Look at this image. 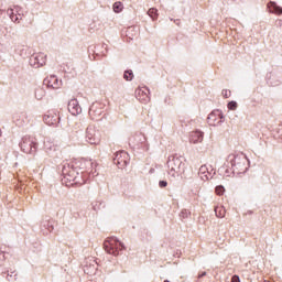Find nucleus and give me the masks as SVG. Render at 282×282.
<instances>
[{"label":"nucleus","instance_id":"14","mask_svg":"<svg viewBox=\"0 0 282 282\" xmlns=\"http://www.w3.org/2000/svg\"><path fill=\"white\" fill-rule=\"evenodd\" d=\"M198 175L203 182H208L210 180V172H208V166L202 165L199 167Z\"/></svg>","mask_w":282,"mask_h":282},{"label":"nucleus","instance_id":"31","mask_svg":"<svg viewBox=\"0 0 282 282\" xmlns=\"http://www.w3.org/2000/svg\"><path fill=\"white\" fill-rule=\"evenodd\" d=\"M94 113H96V105H93L89 109V115L94 116Z\"/></svg>","mask_w":282,"mask_h":282},{"label":"nucleus","instance_id":"5","mask_svg":"<svg viewBox=\"0 0 282 282\" xmlns=\"http://www.w3.org/2000/svg\"><path fill=\"white\" fill-rule=\"evenodd\" d=\"M78 170L74 167V163L64 165L62 173L64 175V180L68 182H76L78 180Z\"/></svg>","mask_w":282,"mask_h":282},{"label":"nucleus","instance_id":"1","mask_svg":"<svg viewBox=\"0 0 282 282\" xmlns=\"http://www.w3.org/2000/svg\"><path fill=\"white\" fill-rule=\"evenodd\" d=\"M169 175L175 177L180 173H184V161L180 156H170L167 160Z\"/></svg>","mask_w":282,"mask_h":282},{"label":"nucleus","instance_id":"30","mask_svg":"<svg viewBox=\"0 0 282 282\" xmlns=\"http://www.w3.org/2000/svg\"><path fill=\"white\" fill-rule=\"evenodd\" d=\"M167 185H169V183H166V181H160V182H159V186H160L161 188H166Z\"/></svg>","mask_w":282,"mask_h":282},{"label":"nucleus","instance_id":"6","mask_svg":"<svg viewBox=\"0 0 282 282\" xmlns=\"http://www.w3.org/2000/svg\"><path fill=\"white\" fill-rule=\"evenodd\" d=\"M47 63V56L44 53H37L30 57V65L31 67H43Z\"/></svg>","mask_w":282,"mask_h":282},{"label":"nucleus","instance_id":"22","mask_svg":"<svg viewBox=\"0 0 282 282\" xmlns=\"http://www.w3.org/2000/svg\"><path fill=\"white\" fill-rule=\"evenodd\" d=\"M218 171H219L220 175H224L225 177H230V174L232 173V172H230L229 169H226L224 166L220 167Z\"/></svg>","mask_w":282,"mask_h":282},{"label":"nucleus","instance_id":"3","mask_svg":"<svg viewBox=\"0 0 282 282\" xmlns=\"http://www.w3.org/2000/svg\"><path fill=\"white\" fill-rule=\"evenodd\" d=\"M102 140V134L100 130L96 128V126H88L86 129V142L88 144H100Z\"/></svg>","mask_w":282,"mask_h":282},{"label":"nucleus","instance_id":"15","mask_svg":"<svg viewBox=\"0 0 282 282\" xmlns=\"http://www.w3.org/2000/svg\"><path fill=\"white\" fill-rule=\"evenodd\" d=\"M57 149H58V147L56 144H54V142H52V141L44 142L45 153H54Z\"/></svg>","mask_w":282,"mask_h":282},{"label":"nucleus","instance_id":"26","mask_svg":"<svg viewBox=\"0 0 282 282\" xmlns=\"http://www.w3.org/2000/svg\"><path fill=\"white\" fill-rule=\"evenodd\" d=\"M228 109H230L231 111H235L237 109V102L236 101H230L228 104Z\"/></svg>","mask_w":282,"mask_h":282},{"label":"nucleus","instance_id":"20","mask_svg":"<svg viewBox=\"0 0 282 282\" xmlns=\"http://www.w3.org/2000/svg\"><path fill=\"white\" fill-rule=\"evenodd\" d=\"M84 272L86 274H94V272H96V264H90L89 267L85 265Z\"/></svg>","mask_w":282,"mask_h":282},{"label":"nucleus","instance_id":"11","mask_svg":"<svg viewBox=\"0 0 282 282\" xmlns=\"http://www.w3.org/2000/svg\"><path fill=\"white\" fill-rule=\"evenodd\" d=\"M189 142H192V144H199V142H204V132L199 130L191 132Z\"/></svg>","mask_w":282,"mask_h":282},{"label":"nucleus","instance_id":"24","mask_svg":"<svg viewBox=\"0 0 282 282\" xmlns=\"http://www.w3.org/2000/svg\"><path fill=\"white\" fill-rule=\"evenodd\" d=\"M123 78H124V80H133V72H131V70L124 72Z\"/></svg>","mask_w":282,"mask_h":282},{"label":"nucleus","instance_id":"33","mask_svg":"<svg viewBox=\"0 0 282 282\" xmlns=\"http://www.w3.org/2000/svg\"><path fill=\"white\" fill-rule=\"evenodd\" d=\"M202 276H206V272H203L198 275V279H202Z\"/></svg>","mask_w":282,"mask_h":282},{"label":"nucleus","instance_id":"16","mask_svg":"<svg viewBox=\"0 0 282 282\" xmlns=\"http://www.w3.org/2000/svg\"><path fill=\"white\" fill-rule=\"evenodd\" d=\"M270 12L273 14H282V8L276 4V2H270L268 6Z\"/></svg>","mask_w":282,"mask_h":282},{"label":"nucleus","instance_id":"7","mask_svg":"<svg viewBox=\"0 0 282 282\" xmlns=\"http://www.w3.org/2000/svg\"><path fill=\"white\" fill-rule=\"evenodd\" d=\"M73 166L74 169L82 171V173H85V171H89V169L94 166V162L87 159H79L73 163Z\"/></svg>","mask_w":282,"mask_h":282},{"label":"nucleus","instance_id":"4","mask_svg":"<svg viewBox=\"0 0 282 282\" xmlns=\"http://www.w3.org/2000/svg\"><path fill=\"white\" fill-rule=\"evenodd\" d=\"M20 147L23 153H26L29 155H34V153H36V143L34 142V139L30 137L23 138Z\"/></svg>","mask_w":282,"mask_h":282},{"label":"nucleus","instance_id":"17","mask_svg":"<svg viewBox=\"0 0 282 282\" xmlns=\"http://www.w3.org/2000/svg\"><path fill=\"white\" fill-rule=\"evenodd\" d=\"M120 158L127 159V158H129V153H127L126 151H121V152H118L116 155L117 164H122V162H123L122 166H126L127 160L120 161Z\"/></svg>","mask_w":282,"mask_h":282},{"label":"nucleus","instance_id":"21","mask_svg":"<svg viewBox=\"0 0 282 282\" xmlns=\"http://www.w3.org/2000/svg\"><path fill=\"white\" fill-rule=\"evenodd\" d=\"M149 17H151V19H153V21H155V19H158V9L155 8H151L148 11Z\"/></svg>","mask_w":282,"mask_h":282},{"label":"nucleus","instance_id":"2","mask_svg":"<svg viewBox=\"0 0 282 282\" xmlns=\"http://www.w3.org/2000/svg\"><path fill=\"white\" fill-rule=\"evenodd\" d=\"M104 248L108 254L118 257V254H120V250L124 249V245L120 242L118 238L110 237L104 242Z\"/></svg>","mask_w":282,"mask_h":282},{"label":"nucleus","instance_id":"12","mask_svg":"<svg viewBox=\"0 0 282 282\" xmlns=\"http://www.w3.org/2000/svg\"><path fill=\"white\" fill-rule=\"evenodd\" d=\"M45 83L47 87H51L52 89H59L61 85H63V82L58 80V77L54 75L45 79Z\"/></svg>","mask_w":282,"mask_h":282},{"label":"nucleus","instance_id":"25","mask_svg":"<svg viewBox=\"0 0 282 282\" xmlns=\"http://www.w3.org/2000/svg\"><path fill=\"white\" fill-rule=\"evenodd\" d=\"M113 10H115V12H122V3L116 2L113 4Z\"/></svg>","mask_w":282,"mask_h":282},{"label":"nucleus","instance_id":"34","mask_svg":"<svg viewBox=\"0 0 282 282\" xmlns=\"http://www.w3.org/2000/svg\"><path fill=\"white\" fill-rule=\"evenodd\" d=\"M220 122H221V120H218V121H217V124H219Z\"/></svg>","mask_w":282,"mask_h":282},{"label":"nucleus","instance_id":"18","mask_svg":"<svg viewBox=\"0 0 282 282\" xmlns=\"http://www.w3.org/2000/svg\"><path fill=\"white\" fill-rule=\"evenodd\" d=\"M215 214L219 219H224L226 217V208L224 206H217L215 207Z\"/></svg>","mask_w":282,"mask_h":282},{"label":"nucleus","instance_id":"32","mask_svg":"<svg viewBox=\"0 0 282 282\" xmlns=\"http://www.w3.org/2000/svg\"><path fill=\"white\" fill-rule=\"evenodd\" d=\"M231 282H240L239 275H234Z\"/></svg>","mask_w":282,"mask_h":282},{"label":"nucleus","instance_id":"29","mask_svg":"<svg viewBox=\"0 0 282 282\" xmlns=\"http://www.w3.org/2000/svg\"><path fill=\"white\" fill-rule=\"evenodd\" d=\"M237 160V158L235 155H229L228 156V162H230L231 166H235V161Z\"/></svg>","mask_w":282,"mask_h":282},{"label":"nucleus","instance_id":"19","mask_svg":"<svg viewBox=\"0 0 282 282\" xmlns=\"http://www.w3.org/2000/svg\"><path fill=\"white\" fill-rule=\"evenodd\" d=\"M219 118L221 120V118H224V116H221V112H219V110L215 111V112H212L209 116H208V120H213V122H217V119L216 118Z\"/></svg>","mask_w":282,"mask_h":282},{"label":"nucleus","instance_id":"27","mask_svg":"<svg viewBox=\"0 0 282 282\" xmlns=\"http://www.w3.org/2000/svg\"><path fill=\"white\" fill-rule=\"evenodd\" d=\"M225 191L226 189L221 185L216 187V194H218V195H224Z\"/></svg>","mask_w":282,"mask_h":282},{"label":"nucleus","instance_id":"28","mask_svg":"<svg viewBox=\"0 0 282 282\" xmlns=\"http://www.w3.org/2000/svg\"><path fill=\"white\" fill-rule=\"evenodd\" d=\"M221 95L224 96V98H230L231 91L228 89H225V90H223Z\"/></svg>","mask_w":282,"mask_h":282},{"label":"nucleus","instance_id":"23","mask_svg":"<svg viewBox=\"0 0 282 282\" xmlns=\"http://www.w3.org/2000/svg\"><path fill=\"white\" fill-rule=\"evenodd\" d=\"M43 96H45V90H43L42 88H37L35 90V97L37 98V100L43 99Z\"/></svg>","mask_w":282,"mask_h":282},{"label":"nucleus","instance_id":"9","mask_svg":"<svg viewBox=\"0 0 282 282\" xmlns=\"http://www.w3.org/2000/svg\"><path fill=\"white\" fill-rule=\"evenodd\" d=\"M135 98H138L140 102H149V100H151V97H149V88L147 87L137 88Z\"/></svg>","mask_w":282,"mask_h":282},{"label":"nucleus","instance_id":"8","mask_svg":"<svg viewBox=\"0 0 282 282\" xmlns=\"http://www.w3.org/2000/svg\"><path fill=\"white\" fill-rule=\"evenodd\" d=\"M7 12L13 23H19L23 19V12L19 6H15L14 9H8Z\"/></svg>","mask_w":282,"mask_h":282},{"label":"nucleus","instance_id":"10","mask_svg":"<svg viewBox=\"0 0 282 282\" xmlns=\"http://www.w3.org/2000/svg\"><path fill=\"white\" fill-rule=\"evenodd\" d=\"M68 111L72 116H80L83 113V108H80L77 99H70L68 101Z\"/></svg>","mask_w":282,"mask_h":282},{"label":"nucleus","instance_id":"13","mask_svg":"<svg viewBox=\"0 0 282 282\" xmlns=\"http://www.w3.org/2000/svg\"><path fill=\"white\" fill-rule=\"evenodd\" d=\"M59 120L61 118L57 115L50 113L44 116V122L48 127H54V124H58Z\"/></svg>","mask_w":282,"mask_h":282}]
</instances>
